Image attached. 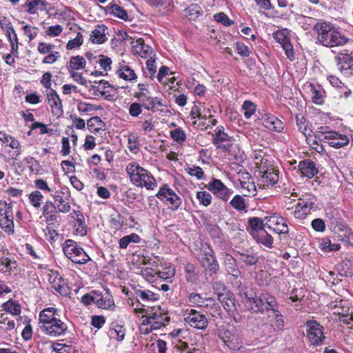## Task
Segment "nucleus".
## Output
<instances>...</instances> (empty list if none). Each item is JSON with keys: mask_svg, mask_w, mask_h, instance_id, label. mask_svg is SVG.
Listing matches in <instances>:
<instances>
[{"mask_svg": "<svg viewBox=\"0 0 353 353\" xmlns=\"http://www.w3.org/2000/svg\"><path fill=\"white\" fill-rule=\"evenodd\" d=\"M339 241L343 242L345 245H349L353 244V233L350 230H345L343 234H339Z\"/></svg>", "mask_w": 353, "mask_h": 353, "instance_id": "nucleus-57", "label": "nucleus"}, {"mask_svg": "<svg viewBox=\"0 0 353 353\" xmlns=\"http://www.w3.org/2000/svg\"><path fill=\"white\" fill-rule=\"evenodd\" d=\"M88 128L91 132H98L105 125L104 122L99 117H93L87 121Z\"/></svg>", "mask_w": 353, "mask_h": 353, "instance_id": "nucleus-34", "label": "nucleus"}, {"mask_svg": "<svg viewBox=\"0 0 353 353\" xmlns=\"http://www.w3.org/2000/svg\"><path fill=\"white\" fill-rule=\"evenodd\" d=\"M133 52L141 57L142 58H148L153 54L152 48L144 43V41L141 38L132 40L131 41Z\"/></svg>", "mask_w": 353, "mask_h": 353, "instance_id": "nucleus-18", "label": "nucleus"}, {"mask_svg": "<svg viewBox=\"0 0 353 353\" xmlns=\"http://www.w3.org/2000/svg\"><path fill=\"white\" fill-rule=\"evenodd\" d=\"M232 207L238 211H246L247 205L245 199L241 195H235L230 201Z\"/></svg>", "mask_w": 353, "mask_h": 353, "instance_id": "nucleus-39", "label": "nucleus"}, {"mask_svg": "<svg viewBox=\"0 0 353 353\" xmlns=\"http://www.w3.org/2000/svg\"><path fill=\"white\" fill-rule=\"evenodd\" d=\"M338 69L345 75L353 74V52H341L336 57Z\"/></svg>", "mask_w": 353, "mask_h": 353, "instance_id": "nucleus-16", "label": "nucleus"}, {"mask_svg": "<svg viewBox=\"0 0 353 353\" xmlns=\"http://www.w3.org/2000/svg\"><path fill=\"white\" fill-rule=\"evenodd\" d=\"M110 12L119 19L126 20L128 19L127 12L117 4H113L109 7Z\"/></svg>", "mask_w": 353, "mask_h": 353, "instance_id": "nucleus-48", "label": "nucleus"}, {"mask_svg": "<svg viewBox=\"0 0 353 353\" xmlns=\"http://www.w3.org/2000/svg\"><path fill=\"white\" fill-rule=\"evenodd\" d=\"M307 336L314 345H320L325 339L323 327L316 321L310 320L306 322Z\"/></svg>", "mask_w": 353, "mask_h": 353, "instance_id": "nucleus-8", "label": "nucleus"}, {"mask_svg": "<svg viewBox=\"0 0 353 353\" xmlns=\"http://www.w3.org/2000/svg\"><path fill=\"white\" fill-rule=\"evenodd\" d=\"M134 296L139 303H140L139 299L143 302H149L154 301L159 299L158 294L152 292L149 290H135Z\"/></svg>", "mask_w": 353, "mask_h": 353, "instance_id": "nucleus-28", "label": "nucleus"}, {"mask_svg": "<svg viewBox=\"0 0 353 353\" xmlns=\"http://www.w3.org/2000/svg\"><path fill=\"white\" fill-rule=\"evenodd\" d=\"M125 329L122 325L116 324L113 325L108 332V335L112 339H116L118 341H121L125 337Z\"/></svg>", "mask_w": 353, "mask_h": 353, "instance_id": "nucleus-36", "label": "nucleus"}, {"mask_svg": "<svg viewBox=\"0 0 353 353\" xmlns=\"http://www.w3.org/2000/svg\"><path fill=\"white\" fill-rule=\"evenodd\" d=\"M16 261H11L6 258L0 261V271L3 272H10L12 270L16 268Z\"/></svg>", "mask_w": 353, "mask_h": 353, "instance_id": "nucleus-54", "label": "nucleus"}, {"mask_svg": "<svg viewBox=\"0 0 353 353\" xmlns=\"http://www.w3.org/2000/svg\"><path fill=\"white\" fill-rule=\"evenodd\" d=\"M222 304L224 309L231 316H234V319L236 321L234 314L237 310L236 303L234 294L229 291L225 292L224 294H219L218 299Z\"/></svg>", "mask_w": 353, "mask_h": 353, "instance_id": "nucleus-17", "label": "nucleus"}, {"mask_svg": "<svg viewBox=\"0 0 353 353\" xmlns=\"http://www.w3.org/2000/svg\"><path fill=\"white\" fill-rule=\"evenodd\" d=\"M206 188L224 201H228L233 193V191L228 188L221 180L214 178L206 185Z\"/></svg>", "mask_w": 353, "mask_h": 353, "instance_id": "nucleus-12", "label": "nucleus"}, {"mask_svg": "<svg viewBox=\"0 0 353 353\" xmlns=\"http://www.w3.org/2000/svg\"><path fill=\"white\" fill-rule=\"evenodd\" d=\"M62 248L64 254L73 263L83 265L90 260L84 250L72 239L65 241Z\"/></svg>", "mask_w": 353, "mask_h": 353, "instance_id": "nucleus-4", "label": "nucleus"}, {"mask_svg": "<svg viewBox=\"0 0 353 353\" xmlns=\"http://www.w3.org/2000/svg\"><path fill=\"white\" fill-rule=\"evenodd\" d=\"M323 134H325L323 141L324 143H327L330 146L340 148L345 145H347L350 139L347 136L340 134L336 131H322Z\"/></svg>", "mask_w": 353, "mask_h": 353, "instance_id": "nucleus-11", "label": "nucleus"}, {"mask_svg": "<svg viewBox=\"0 0 353 353\" xmlns=\"http://www.w3.org/2000/svg\"><path fill=\"white\" fill-rule=\"evenodd\" d=\"M125 171L131 182L137 187H145L148 190H154L157 186L156 179L152 174L135 161L130 163L126 166Z\"/></svg>", "mask_w": 353, "mask_h": 353, "instance_id": "nucleus-3", "label": "nucleus"}, {"mask_svg": "<svg viewBox=\"0 0 353 353\" xmlns=\"http://www.w3.org/2000/svg\"><path fill=\"white\" fill-rule=\"evenodd\" d=\"M101 106H95L90 103L85 102H79L78 104V110L81 113H87L93 110L100 109Z\"/></svg>", "mask_w": 353, "mask_h": 353, "instance_id": "nucleus-58", "label": "nucleus"}, {"mask_svg": "<svg viewBox=\"0 0 353 353\" xmlns=\"http://www.w3.org/2000/svg\"><path fill=\"white\" fill-rule=\"evenodd\" d=\"M163 105L162 99L158 97H151L147 103L143 104V108L152 112L159 110L158 107H162Z\"/></svg>", "mask_w": 353, "mask_h": 353, "instance_id": "nucleus-44", "label": "nucleus"}, {"mask_svg": "<svg viewBox=\"0 0 353 353\" xmlns=\"http://www.w3.org/2000/svg\"><path fill=\"white\" fill-rule=\"evenodd\" d=\"M274 319L270 321L271 325L275 330H281L284 326V321L281 314H279V310L277 312H272Z\"/></svg>", "mask_w": 353, "mask_h": 353, "instance_id": "nucleus-49", "label": "nucleus"}, {"mask_svg": "<svg viewBox=\"0 0 353 353\" xmlns=\"http://www.w3.org/2000/svg\"><path fill=\"white\" fill-rule=\"evenodd\" d=\"M248 223L247 230L252 237L259 234L261 230H265L264 228L267 227L266 221L256 216L249 218Z\"/></svg>", "mask_w": 353, "mask_h": 353, "instance_id": "nucleus-23", "label": "nucleus"}, {"mask_svg": "<svg viewBox=\"0 0 353 353\" xmlns=\"http://www.w3.org/2000/svg\"><path fill=\"white\" fill-rule=\"evenodd\" d=\"M239 254L240 256V261L248 265H254L256 264L259 261V258L253 254L239 252Z\"/></svg>", "mask_w": 353, "mask_h": 353, "instance_id": "nucleus-47", "label": "nucleus"}, {"mask_svg": "<svg viewBox=\"0 0 353 353\" xmlns=\"http://www.w3.org/2000/svg\"><path fill=\"white\" fill-rule=\"evenodd\" d=\"M99 59L96 60V63H99L101 67L105 70L108 71L111 70L112 60L110 57L100 54L98 56Z\"/></svg>", "mask_w": 353, "mask_h": 353, "instance_id": "nucleus-55", "label": "nucleus"}, {"mask_svg": "<svg viewBox=\"0 0 353 353\" xmlns=\"http://www.w3.org/2000/svg\"><path fill=\"white\" fill-rule=\"evenodd\" d=\"M118 74L121 78L125 81H132L137 79V74L128 65L121 67L118 70Z\"/></svg>", "mask_w": 353, "mask_h": 353, "instance_id": "nucleus-40", "label": "nucleus"}, {"mask_svg": "<svg viewBox=\"0 0 353 353\" xmlns=\"http://www.w3.org/2000/svg\"><path fill=\"white\" fill-rule=\"evenodd\" d=\"M241 183L242 188L243 190H247V194H245V196H250V195L254 196L255 195L256 190L255 185L253 182L244 181V182H241Z\"/></svg>", "mask_w": 353, "mask_h": 353, "instance_id": "nucleus-60", "label": "nucleus"}, {"mask_svg": "<svg viewBox=\"0 0 353 353\" xmlns=\"http://www.w3.org/2000/svg\"><path fill=\"white\" fill-rule=\"evenodd\" d=\"M281 46L285 52L287 57L290 60L293 61L295 59V54L293 50V47L290 43V41L288 40V41L284 42V43H283Z\"/></svg>", "mask_w": 353, "mask_h": 353, "instance_id": "nucleus-63", "label": "nucleus"}, {"mask_svg": "<svg viewBox=\"0 0 353 353\" xmlns=\"http://www.w3.org/2000/svg\"><path fill=\"white\" fill-rule=\"evenodd\" d=\"M153 318H155L154 323L152 324V327L154 330H158L163 326H165L166 323L170 321V317L167 314H162L161 312L157 313V311L153 313Z\"/></svg>", "mask_w": 353, "mask_h": 353, "instance_id": "nucleus-35", "label": "nucleus"}, {"mask_svg": "<svg viewBox=\"0 0 353 353\" xmlns=\"http://www.w3.org/2000/svg\"><path fill=\"white\" fill-rule=\"evenodd\" d=\"M295 119L299 130L302 132L305 137L310 136L312 130L310 129L305 118L302 115H296Z\"/></svg>", "mask_w": 353, "mask_h": 353, "instance_id": "nucleus-33", "label": "nucleus"}, {"mask_svg": "<svg viewBox=\"0 0 353 353\" xmlns=\"http://www.w3.org/2000/svg\"><path fill=\"white\" fill-rule=\"evenodd\" d=\"M51 196L58 202L57 210L59 212L68 213L70 212L71 207L68 201L65 193L62 190H56L54 193L50 194Z\"/></svg>", "mask_w": 353, "mask_h": 353, "instance_id": "nucleus-22", "label": "nucleus"}, {"mask_svg": "<svg viewBox=\"0 0 353 353\" xmlns=\"http://www.w3.org/2000/svg\"><path fill=\"white\" fill-rule=\"evenodd\" d=\"M39 321L41 330L50 336L63 335L68 330L67 325L59 319L58 310L46 307L39 314Z\"/></svg>", "mask_w": 353, "mask_h": 353, "instance_id": "nucleus-1", "label": "nucleus"}, {"mask_svg": "<svg viewBox=\"0 0 353 353\" xmlns=\"http://www.w3.org/2000/svg\"><path fill=\"white\" fill-rule=\"evenodd\" d=\"M261 122L263 126L270 130L281 132L283 129V122L276 117L266 114L261 118Z\"/></svg>", "mask_w": 353, "mask_h": 353, "instance_id": "nucleus-19", "label": "nucleus"}, {"mask_svg": "<svg viewBox=\"0 0 353 353\" xmlns=\"http://www.w3.org/2000/svg\"><path fill=\"white\" fill-rule=\"evenodd\" d=\"M48 103L54 114H61L63 112L62 103L57 92L53 89L46 91Z\"/></svg>", "mask_w": 353, "mask_h": 353, "instance_id": "nucleus-20", "label": "nucleus"}, {"mask_svg": "<svg viewBox=\"0 0 353 353\" xmlns=\"http://www.w3.org/2000/svg\"><path fill=\"white\" fill-rule=\"evenodd\" d=\"M3 310L12 315H19L21 313V306L12 301H8L2 305Z\"/></svg>", "mask_w": 353, "mask_h": 353, "instance_id": "nucleus-45", "label": "nucleus"}, {"mask_svg": "<svg viewBox=\"0 0 353 353\" xmlns=\"http://www.w3.org/2000/svg\"><path fill=\"white\" fill-rule=\"evenodd\" d=\"M249 301L255 312L263 314L265 311L277 312V302L269 292L261 293L259 296L251 298Z\"/></svg>", "mask_w": 353, "mask_h": 353, "instance_id": "nucleus-5", "label": "nucleus"}, {"mask_svg": "<svg viewBox=\"0 0 353 353\" xmlns=\"http://www.w3.org/2000/svg\"><path fill=\"white\" fill-rule=\"evenodd\" d=\"M225 269L228 274H230L235 280L241 274V272L236 266V259L230 254L223 255Z\"/></svg>", "mask_w": 353, "mask_h": 353, "instance_id": "nucleus-21", "label": "nucleus"}, {"mask_svg": "<svg viewBox=\"0 0 353 353\" xmlns=\"http://www.w3.org/2000/svg\"><path fill=\"white\" fill-rule=\"evenodd\" d=\"M185 170L190 175L195 176L199 180L201 179L204 175L202 168L199 166H188L185 168Z\"/></svg>", "mask_w": 353, "mask_h": 353, "instance_id": "nucleus-56", "label": "nucleus"}, {"mask_svg": "<svg viewBox=\"0 0 353 353\" xmlns=\"http://www.w3.org/2000/svg\"><path fill=\"white\" fill-rule=\"evenodd\" d=\"M242 108L244 110L243 114L246 119H250L256 112V105L250 101H245Z\"/></svg>", "mask_w": 353, "mask_h": 353, "instance_id": "nucleus-50", "label": "nucleus"}, {"mask_svg": "<svg viewBox=\"0 0 353 353\" xmlns=\"http://www.w3.org/2000/svg\"><path fill=\"white\" fill-rule=\"evenodd\" d=\"M196 199L201 205L207 207L211 203L212 196L206 191H199L196 192Z\"/></svg>", "mask_w": 353, "mask_h": 353, "instance_id": "nucleus-51", "label": "nucleus"}, {"mask_svg": "<svg viewBox=\"0 0 353 353\" xmlns=\"http://www.w3.org/2000/svg\"><path fill=\"white\" fill-rule=\"evenodd\" d=\"M0 226L2 230L8 234L14 233V217L12 205L5 202L3 207H0Z\"/></svg>", "mask_w": 353, "mask_h": 353, "instance_id": "nucleus-9", "label": "nucleus"}, {"mask_svg": "<svg viewBox=\"0 0 353 353\" xmlns=\"http://www.w3.org/2000/svg\"><path fill=\"white\" fill-rule=\"evenodd\" d=\"M319 248L324 252H336L339 250L341 245L339 243H332L327 238H323L320 243Z\"/></svg>", "mask_w": 353, "mask_h": 353, "instance_id": "nucleus-41", "label": "nucleus"}, {"mask_svg": "<svg viewBox=\"0 0 353 353\" xmlns=\"http://www.w3.org/2000/svg\"><path fill=\"white\" fill-rule=\"evenodd\" d=\"M258 243L263 244V245L271 248L273 243L272 236L269 234L265 230H261L259 234L253 237Z\"/></svg>", "mask_w": 353, "mask_h": 353, "instance_id": "nucleus-37", "label": "nucleus"}, {"mask_svg": "<svg viewBox=\"0 0 353 353\" xmlns=\"http://www.w3.org/2000/svg\"><path fill=\"white\" fill-rule=\"evenodd\" d=\"M201 264L208 271L210 275L216 274L219 270V265L216 258L211 254H205L201 259Z\"/></svg>", "mask_w": 353, "mask_h": 353, "instance_id": "nucleus-26", "label": "nucleus"}, {"mask_svg": "<svg viewBox=\"0 0 353 353\" xmlns=\"http://www.w3.org/2000/svg\"><path fill=\"white\" fill-rule=\"evenodd\" d=\"M184 11L190 20H195L203 13L201 8L197 4H192L185 8Z\"/></svg>", "mask_w": 353, "mask_h": 353, "instance_id": "nucleus-38", "label": "nucleus"}, {"mask_svg": "<svg viewBox=\"0 0 353 353\" xmlns=\"http://www.w3.org/2000/svg\"><path fill=\"white\" fill-rule=\"evenodd\" d=\"M140 237L135 233H132L130 235L122 237L119 242V248L125 249L130 243H139Z\"/></svg>", "mask_w": 353, "mask_h": 353, "instance_id": "nucleus-42", "label": "nucleus"}, {"mask_svg": "<svg viewBox=\"0 0 353 353\" xmlns=\"http://www.w3.org/2000/svg\"><path fill=\"white\" fill-rule=\"evenodd\" d=\"M267 162L268 159L263 157L261 160V165L258 170V177L263 186L273 185L279 181L278 170Z\"/></svg>", "mask_w": 353, "mask_h": 353, "instance_id": "nucleus-6", "label": "nucleus"}, {"mask_svg": "<svg viewBox=\"0 0 353 353\" xmlns=\"http://www.w3.org/2000/svg\"><path fill=\"white\" fill-rule=\"evenodd\" d=\"M95 303L99 307L110 310L114 307V301L108 290H105V294H95Z\"/></svg>", "mask_w": 353, "mask_h": 353, "instance_id": "nucleus-24", "label": "nucleus"}, {"mask_svg": "<svg viewBox=\"0 0 353 353\" xmlns=\"http://www.w3.org/2000/svg\"><path fill=\"white\" fill-rule=\"evenodd\" d=\"M232 137L225 132V128L222 125L216 128L212 143L216 148L225 152H229L232 145Z\"/></svg>", "mask_w": 353, "mask_h": 353, "instance_id": "nucleus-10", "label": "nucleus"}, {"mask_svg": "<svg viewBox=\"0 0 353 353\" xmlns=\"http://www.w3.org/2000/svg\"><path fill=\"white\" fill-rule=\"evenodd\" d=\"M107 27L104 25L98 26L92 32L90 40L93 43L101 44L104 43L107 39L106 37Z\"/></svg>", "mask_w": 353, "mask_h": 353, "instance_id": "nucleus-29", "label": "nucleus"}, {"mask_svg": "<svg viewBox=\"0 0 353 353\" xmlns=\"http://www.w3.org/2000/svg\"><path fill=\"white\" fill-rule=\"evenodd\" d=\"M312 228L316 232H323L325 230V223L321 219H314L311 223Z\"/></svg>", "mask_w": 353, "mask_h": 353, "instance_id": "nucleus-64", "label": "nucleus"}, {"mask_svg": "<svg viewBox=\"0 0 353 353\" xmlns=\"http://www.w3.org/2000/svg\"><path fill=\"white\" fill-rule=\"evenodd\" d=\"M297 205L303 211V214H307L314 207V199L310 195H307L299 199Z\"/></svg>", "mask_w": 353, "mask_h": 353, "instance_id": "nucleus-31", "label": "nucleus"}, {"mask_svg": "<svg viewBox=\"0 0 353 353\" xmlns=\"http://www.w3.org/2000/svg\"><path fill=\"white\" fill-rule=\"evenodd\" d=\"M299 169L303 176L309 179L313 178L318 173V169L315 167V163L311 160L300 161Z\"/></svg>", "mask_w": 353, "mask_h": 353, "instance_id": "nucleus-25", "label": "nucleus"}, {"mask_svg": "<svg viewBox=\"0 0 353 353\" xmlns=\"http://www.w3.org/2000/svg\"><path fill=\"white\" fill-rule=\"evenodd\" d=\"M83 43V36L81 33L78 32L76 37L74 39L70 40L67 43L66 48L69 50H72L81 46Z\"/></svg>", "mask_w": 353, "mask_h": 353, "instance_id": "nucleus-59", "label": "nucleus"}, {"mask_svg": "<svg viewBox=\"0 0 353 353\" xmlns=\"http://www.w3.org/2000/svg\"><path fill=\"white\" fill-rule=\"evenodd\" d=\"M185 321L190 326L198 330H204L208 325L206 316L195 310H191L190 313L185 318Z\"/></svg>", "mask_w": 353, "mask_h": 353, "instance_id": "nucleus-14", "label": "nucleus"}, {"mask_svg": "<svg viewBox=\"0 0 353 353\" xmlns=\"http://www.w3.org/2000/svg\"><path fill=\"white\" fill-rule=\"evenodd\" d=\"M28 198L32 206L35 208H39L41 206L43 196L40 191L34 190L29 194Z\"/></svg>", "mask_w": 353, "mask_h": 353, "instance_id": "nucleus-46", "label": "nucleus"}, {"mask_svg": "<svg viewBox=\"0 0 353 353\" xmlns=\"http://www.w3.org/2000/svg\"><path fill=\"white\" fill-rule=\"evenodd\" d=\"M92 89L95 96H100L108 101H112L114 98V94L111 93L114 91V88L108 81H95L94 85L92 86Z\"/></svg>", "mask_w": 353, "mask_h": 353, "instance_id": "nucleus-15", "label": "nucleus"}, {"mask_svg": "<svg viewBox=\"0 0 353 353\" xmlns=\"http://www.w3.org/2000/svg\"><path fill=\"white\" fill-rule=\"evenodd\" d=\"M318 41L323 46L332 48L347 43L348 39L334 25L327 21H318L314 26Z\"/></svg>", "mask_w": 353, "mask_h": 353, "instance_id": "nucleus-2", "label": "nucleus"}, {"mask_svg": "<svg viewBox=\"0 0 353 353\" xmlns=\"http://www.w3.org/2000/svg\"><path fill=\"white\" fill-rule=\"evenodd\" d=\"M0 140L8 143L12 148L17 149L20 145L17 139L4 132H0Z\"/></svg>", "mask_w": 353, "mask_h": 353, "instance_id": "nucleus-52", "label": "nucleus"}, {"mask_svg": "<svg viewBox=\"0 0 353 353\" xmlns=\"http://www.w3.org/2000/svg\"><path fill=\"white\" fill-rule=\"evenodd\" d=\"M214 17L217 22L221 23L225 26H230L233 23V21L223 12L216 14Z\"/></svg>", "mask_w": 353, "mask_h": 353, "instance_id": "nucleus-61", "label": "nucleus"}, {"mask_svg": "<svg viewBox=\"0 0 353 353\" xmlns=\"http://www.w3.org/2000/svg\"><path fill=\"white\" fill-rule=\"evenodd\" d=\"M6 35L10 41L12 53L18 52V39L17 33L12 26L6 27Z\"/></svg>", "mask_w": 353, "mask_h": 353, "instance_id": "nucleus-32", "label": "nucleus"}, {"mask_svg": "<svg viewBox=\"0 0 353 353\" xmlns=\"http://www.w3.org/2000/svg\"><path fill=\"white\" fill-rule=\"evenodd\" d=\"M156 196L159 199L169 205V209L172 211L177 210L182 203L181 199L168 184L161 187Z\"/></svg>", "mask_w": 353, "mask_h": 353, "instance_id": "nucleus-7", "label": "nucleus"}, {"mask_svg": "<svg viewBox=\"0 0 353 353\" xmlns=\"http://www.w3.org/2000/svg\"><path fill=\"white\" fill-rule=\"evenodd\" d=\"M171 138L177 143H183L186 139V134L181 128H176L170 131Z\"/></svg>", "mask_w": 353, "mask_h": 353, "instance_id": "nucleus-53", "label": "nucleus"}, {"mask_svg": "<svg viewBox=\"0 0 353 353\" xmlns=\"http://www.w3.org/2000/svg\"><path fill=\"white\" fill-rule=\"evenodd\" d=\"M148 84L139 83L137 87L139 89V92L134 93V97L137 98L139 101L141 103L143 107V104L147 103L149 99L151 98L150 95V91L147 88Z\"/></svg>", "mask_w": 353, "mask_h": 353, "instance_id": "nucleus-30", "label": "nucleus"}, {"mask_svg": "<svg viewBox=\"0 0 353 353\" xmlns=\"http://www.w3.org/2000/svg\"><path fill=\"white\" fill-rule=\"evenodd\" d=\"M85 60L81 56H73L70 58L69 62V67L72 70H80L85 67Z\"/></svg>", "mask_w": 353, "mask_h": 353, "instance_id": "nucleus-43", "label": "nucleus"}, {"mask_svg": "<svg viewBox=\"0 0 353 353\" xmlns=\"http://www.w3.org/2000/svg\"><path fill=\"white\" fill-rule=\"evenodd\" d=\"M264 220L266 221L267 227L277 234H286L288 233V227L283 217L274 214L265 217Z\"/></svg>", "mask_w": 353, "mask_h": 353, "instance_id": "nucleus-13", "label": "nucleus"}, {"mask_svg": "<svg viewBox=\"0 0 353 353\" xmlns=\"http://www.w3.org/2000/svg\"><path fill=\"white\" fill-rule=\"evenodd\" d=\"M51 349L56 353H70V347L62 343H52Z\"/></svg>", "mask_w": 353, "mask_h": 353, "instance_id": "nucleus-62", "label": "nucleus"}, {"mask_svg": "<svg viewBox=\"0 0 353 353\" xmlns=\"http://www.w3.org/2000/svg\"><path fill=\"white\" fill-rule=\"evenodd\" d=\"M51 285L52 288L61 296H67L69 294L70 290L68 284L59 274H57L52 279Z\"/></svg>", "mask_w": 353, "mask_h": 353, "instance_id": "nucleus-27", "label": "nucleus"}]
</instances>
